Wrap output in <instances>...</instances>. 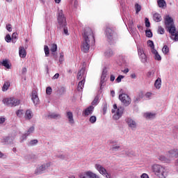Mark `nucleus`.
<instances>
[{
	"instance_id": "f257e3e1",
	"label": "nucleus",
	"mask_w": 178,
	"mask_h": 178,
	"mask_svg": "<svg viewBox=\"0 0 178 178\" xmlns=\"http://www.w3.org/2000/svg\"><path fill=\"white\" fill-rule=\"evenodd\" d=\"M82 35L83 41L81 44V49L83 52L87 54V52L90 51V46L95 44V38L94 37L92 30L89 27H86L84 29Z\"/></svg>"
},
{
	"instance_id": "f03ea898",
	"label": "nucleus",
	"mask_w": 178,
	"mask_h": 178,
	"mask_svg": "<svg viewBox=\"0 0 178 178\" xmlns=\"http://www.w3.org/2000/svg\"><path fill=\"white\" fill-rule=\"evenodd\" d=\"M165 26L170 34L171 40H173V41H178V31L176 30V26L173 23V19H172V17L169 16L165 17Z\"/></svg>"
},
{
	"instance_id": "7ed1b4c3",
	"label": "nucleus",
	"mask_w": 178,
	"mask_h": 178,
	"mask_svg": "<svg viewBox=\"0 0 178 178\" xmlns=\"http://www.w3.org/2000/svg\"><path fill=\"white\" fill-rule=\"evenodd\" d=\"M151 169L156 176L161 178L166 177V168L165 167L159 164H154L152 165Z\"/></svg>"
},
{
	"instance_id": "20e7f679",
	"label": "nucleus",
	"mask_w": 178,
	"mask_h": 178,
	"mask_svg": "<svg viewBox=\"0 0 178 178\" xmlns=\"http://www.w3.org/2000/svg\"><path fill=\"white\" fill-rule=\"evenodd\" d=\"M105 35L111 44H113L116 40H118V33L115 32L112 29L107 27L105 30Z\"/></svg>"
},
{
	"instance_id": "39448f33",
	"label": "nucleus",
	"mask_w": 178,
	"mask_h": 178,
	"mask_svg": "<svg viewBox=\"0 0 178 178\" xmlns=\"http://www.w3.org/2000/svg\"><path fill=\"white\" fill-rule=\"evenodd\" d=\"M112 113H115L113 116L115 120H118L122 118V115H123V112H124V106H118L116 104L113 105V109L111 111Z\"/></svg>"
},
{
	"instance_id": "423d86ee",
	"label": "nucleus",
	"mask_w": 178,
	"mask_h": 178,
	"mask_svg": "<svg viewBox=\"0 0 178 178\" xmlns=\"http://www.w3.org/2000/svg\"><path fill=\"white\" fill-rule=\"evenodd\" d=\"M57 22H58V27H65V26H67V22L66 21V16L63 13V10H58L57 14Z\"/></svg>"
},
{
	"instance_id": "0eeeda50",
	"label": "nucleus",
	"mask_w": 178,
	"mask_h": 178,
	"mask_svg": "<svg viewBox=\"0 0 178 178\" xmlns=\"http://www.w3.org/2000/svg\"><path fill=\"white\" fill-rule=\"evenodd\" d=\"M3 103L4 105H6V106L13 107L20 105V100L15 97H10L3 99Z\"/></svg>"
},
{
	"instance_id": "6e6552de",
	"label": "nucleus",
	"mask_w": 178,
	"mask_h": 178,
	"mask_svg": "<svg viewBox=\"0 0 178 178\" xmlns=\"http://www.w3.org/2000/svg\"><path fill=\"white\" fill-rule=\"evenodd\" d=\"M51 167V163H44L38 165L35 170V175H42L45 173L47 170Z\"/></svg>"
},
{
	"instance_id": "1a4fd4ad",
	"label": "nucleus",
	"mask_w": 178,
	"mask_h": 178,
	"mask_svg": "<svg viewBox=\"0 0 178 178\" xmlns=\"http://www.w3.org/2000/svg\"><path fill=\"white\" fill-rule=\"evenodd\" d=\"M108 74V69L104 67L103 68L102 70V76L100 78V83H99V86H100V89H99V92H102V89L104 88V87H105V86L106 85V76Z\"/></svg>"
},
{
	"instance_id": "9d476101",
	"label": "nucleus",
	"mask_w": 178,
	"mask_h": 178,
	"mask_svg": "<svg viewBox=\"0 0 178 178\" xmlns=\"http://www.w3.org/2000/svg\"><path fill=\"white\" fill-rule=\"evenodd\" d=\"M119 99L124 106H129L131 104V99L127 94L122 93L119 95Z\"/></svg>"
},
{
	"instance_id": "9b49d317",
	"label": "nucleus",
	"mask_w": 178,
	"mask_h": 178,
	"mask_svg": "<svg viewBox=\"0 0 178 178\" xmlns=\"http://www.w3.org/2000/svg\"><path fill=\"white\" fill-rule=\"evenodd\" d=\"M95 168L99 172L100 175H103V176H105L106 178H111V174L106 172V169H105L104 166L100 164H95Z\"/></svg>"
},
{
	"instance_id": "f8f14e48",
	"label": "nucleus",
	"mask_w": 178,
	"mask_h": 178,
	"mask_svg": "<svg viewBox=\"0 0 178 178\" xmlns=\"http://www.w3.org/2000/svg\"><path fill=\"white\" fill-rule=\"evenodd\" d=\"M125 122L132 130H136V129H137V122L131 118H127Z\"/></svg>"
},
{
	"instance_id": "ddd939ff",
	"label": "nucleus",
	"mask_w": 178,
	"mask_h": 178,
	"mask_svg": "<svg viewBox=\"0 0 178 178\" xmlns=\"http://www.w3.org/2000/svg\"><path fill=\"white\" fill-rule=\"evenodd\" d=\"M138 54L142 63H145L147 62V55L145 54L142 48L138 47Z\"/></svg>"
},
{
	"instance_id": "4468645a",
	"label": "nucleus",
	"mask_w": 178,
	"mask_h": 178,
	"mask_svg": "<svg viewBox=\"0 0 178 178\" xmlns=\"http://www.w3.org/2000/svg\"><path fill=\"white\" fill-rule=\"evenodd\" d=\"M86 68L82 67L77 74L76 79L77 80H86Z\"/></svg>"
},
{
	"instance_id": "2eb2a0df",
	"label": "nucleus",
	"mask_w": 178,
	"mask_h": 178,
	"mask_svg": "<svg viewBox=\"0 0 178 178\" xmlns=\"http://www.w3.org/2000/svg\"><path fill=\"white\" fill-rule=\"evenodd\" d=\"M92 112H94V106H90L83 111L82 115L87 118L89 115H92Z\"/></svg>"
},
{
	"instance_id": "dca6fc26",
	"label": "nucleus",
	"mask_w": 178,
	"mask_h": 178,
	"mask_svg": "<svg viewBox=\"0 0 178 178\" xmlns=\"http://www.w3.org/2000/svg\"><path fill=\"white\" fill-rule=\"evenodd\" d=\"M170 158H178V149H171L168 152Z\"/></svg>"
},
{
	"instance_id": "f3484780",
	"label": "nucleus",
	"mask_w": 178,
	"mask_h": 178,
	"mask_svg": "<svg viewBox=\"0 0 178 178\" xmlns=\"http://www.w3.org/2000/svg\"><path fill=\"white\" fill-rule=\"evenodd\" d=\"M31 100L33 101L34 105H38V102H40V99L38 98V95H37V91L33 90L32 92Z\"/></svg>"
},
{
	"instance_id": "a211bd4d",
	"label": "nucleus",
	"mask_w": 178,
	"mask_h": 178,
	"mask_svg": "<svg viewBox=\"0 0 178 178\" xmlns=\"http://www.w3.org/2000/svg\"><path fill=\"white\" fill-rule=\"evenodd\" d=\"M67 118L68 119V123H70V124H74V118H73V113H72V111L67 112Z\"/></svg>"
},
{
	"instance_id": "6ab92c4d",
	"label": "nucleus",
	"mask_w": 178,
	"mask_h": 178,
	"mask_svg": "<svg viewBox=\"0 0 178 178\" xmlns=\"http://www.w3.org/2000/svg\"><path fill=\"white\" fill-rule=\"evenodd\" d=\"M151 52L154 55L155 60H162V57H161V55H159V53H158L156 49L151 50Z\"/></svg>"
},
{
	"instance_id": "aec40b11",
	"label": "nucleus",
	"mask_w": 178,
	"mask_h": 178,
	"mask_svg": "<svg viewBox=\"0 0 178 178\" xmlns=\"http://www.w3.org/2000/svg\"><path fill=\"white\" fill-rule=\"evenodd\" d=\"M144 118L146 119H155L156 118V113L147 112L144 113Z\"/></svg>"
},
{
	"instance_id": "412c9836",
	"label": "nucleus",
	"mask_w": 178,
	"mask_h": 178,
	"mask_svg": "<svg viewBox=\"0 0 178 178\" xmlns=\"http://www.w3.org/2000/svg\"><path fill=\"white\" fill-rule=\"evenodd\" d=\"M19 55L20 58H26L27 53L26 52V49H24V47H19Z\"/></svg>"
},
{
	"instance_id": "4be33fe9",
	"label": "nucleus",
	"mask_w": 178,
	"mask_h": 178,
	"mask_svg": "<svg viewBox=\"0 0 178 178\" xmlns=\"http://www.w3.org/2000/svg\"><path fill=\"white\" fill-rule=\"evenodd\" d=\"M154 87L156 90H160L161 87H162V79L161 78H158L154 82Z\"/></svg>"
},
{
	"instance_id": "5701e85b",
	"label": "nucleus",
	"mask_w": 178,
	"mask_h": 178,
	"mask_svg": "<svg viewBox=\"0 0 178 178\" xmlns=\"http://www.w3.org/2000/svg\"><path fill=\"white\" fill-rule=\"evenodd\" d=\"M33 111H31V110H26L25 113V119H26V120H30L33 118Z\"/></svg>"
},
{
	"instance_id": "b1692460",
	"label": "nucleus",
	"mask_w": 178,
	"mask_h": 178,
	"mask_svg": "<svg viewBox=\"0 0 178 178\" xmlns=\"http://www.w3.org/2000/svg\"><path fill=\"white\" fill-rule=\"evenodd\" d=\"M158 159L164 163H169L170 162V159H168L166 156L163 155H160L158 156Z\"/></svg>"
},
{
	"instance_id": "393cba45",
	"label": "nucleus",
	"mask_w": 178,
	"mask_h": 178,
	"mask_svg": "<svg viewBox=\"0 0 178 178\" xmlns=\"http://www.w3.org/2000/svg\"><path fill=\"white\" fill-rule=\"evenodd\" d=\"M86 83V80H81L78 83V91H83V88H84V84Z\"/></svg>"
},
{
	"instance_id": "a878e982",
	"label": "nucleus",
	"mask_w": 178,
	"mask_h": 178,
	"mask_svg": "<svg viewBox=\"0 0 178 178\" xmlns=\"http://www.w3.org/2000/svg\"><path fill=\"white\" fill-rule=\"evenodd\" d=\"M153 20L156 22H161L162 20V17L159 15V13H156L153 15Z\"/></svg>"
},
{
	"instance_id": "bb28decb",
	"label": "nucleus",
	"mask_w": 178,
	"mask_h": 178,
	"mask_svg": "<svg viewBox=\"0 0 178 178\" xmlns=\"http://www.w3.org/2000/svg\"><path fill=\"white\" fill-rule=\"evenodd\" d=\"M0 63L6 69H10V65L9 64V61H8V60H3Z\"/></svg>"
},
{
	"instance_id": "cd10ccee",
	"label": "nucleus",
	"mask_w": 178,
	"mask_h": 178,
	"mask_svg": "<svg viewBox=\"0 0 178 178\" xmlns=\"http://www.w3.org/2000/svg\"><path fill=\"white\" fill-rule=\"evenodd\" d=\"M38 144V140L33 139L29 142L28 145H29V147H34V146L37 145Z\"/></svg>"
},
{
	"instance_id": "c85d7f7f",
	"label": "nucleus",
	"mask_w": 178,
	"mask_h": 178,
	"mask_svg": "<svg viewBox=\"0 0 178 178\" xmlns=\"http://www.w3.org/2000/svg\"><path fill=\"white\" fill-rule=\"evenodd\" d=\"M88 175V178H99V176L97 175V174L91 172V171H88L86 172Z\"/></svg>"
},
{
	"instance_id": "c756f323",
	"label": "nucleus",
	"mask_w": 178,
	"mask_h": 178,
	"mask_svg": "<svg viewBox=\"0 0 178 178\" xmlns=\"http://www.w3.org/2000/svg\"><path fill=\"white\" fill-rule=\"evenodd\" d=\"M49 118H51V119H60L61 116L60 114L53 113L49 115Z\"/></svg>"
},
{
	"instance_id": "7c9ffc66",
	"label": "nucleus",
	"mask_w": 178,
	"mask_h": 178,
	"mask_svg": "<svg viewBox=\"0 0 178 178\" xmlns=\"http://www.w3.org/2000/svg\"><path fill=\"white\" fill-rule=\"evenodd\" d=\"M157 3L159 8H165L166 6V1L165 0H158Z\"/></svg>"
},
{
	"instance_id": "2f4dec72",
	"label": "nucleus",
	"mask_w": 178,
	"mask_h": 178,
	"mask_svg": "<svg viewBox=\"0 0 178 178\" xmlns=\"http://www.w3.org/2000/svg\"><path fill=\"white\" fill-rule=\"evenodd\" d=\"M9 87H10V83L5 82L3 83V88H2V90L3 91H8V90H9Z\"/></svg>"
},
{
	"instance_id": "473e14b6",
	"label": "nucleus",
	"mask_w": 178,
	"mask_h": 178,
	"mask_svg": "<svg viewBox=\"0 0 178 178\" xmlns=\"http://www.w3.org/2000/svg\"><path fill=\"white\" fill-rule=\"evenodd\" d=\"M104 55L107 58H109L110 56H112V55H113V51H112V49H108L105 51Z\"/></svg>"
},
{
	"instance_id": "72a5a7b5",
	"label": "nucleus",
	"mask_w": 178,
	"mask_h": 178,
	"mask_svg": "<svg viewBox=\"0 0 178 178\" xmlns=\"http://www.w3.org/2000/svg\"><path fill=\"white\" fill-rule=\"evenodd\" d=\"M135 10L137 15L138 13H140L141 11V5L138 4V3H135Z\"/></svg>"
},
{
	"instance_id": "f704fd0d",
	"label": "nucleus",
	"mask_w": 178,
	"mask_h": 178,
	"mask_svg": "<svg viewBox=\"0 0 178 178\" xmlns=\"http://www.w3.org/2000/svg\"><path fill=\"white\" fill-rule=\"evenodd\" d=\"M58 50V45H56V44H51V48H50V51L51 52H56V51Z\"/></svg>"
},
{
	"instance_id": "c9c22d12",
	"label": "nucleus",
	"mask_w": 178,
	"mask_h": 178,
	"mask_svg": "<svg viewBox=\"0 0 178 178\" xmlns=\"http://www.w3.org/2000/svg\"><path fill=\"white\" fill-rule=\"evenodd\" d=\"M34 130H35V129L34 128V127H31L26 133V136H30V134H33V133H34Z\"/></svg>"
},
{
	"instance_id": "e433bc0d",
	"label": "nucleus",
	"mask_w": 178,
	"mask_h": 178,
	"mask_svg": "<svg viewBox=\"0 0 178 178\" xmlns=\"http://www.w3.org/2000/svg\"><path fill=\"white\" fill-rule=\"evenodd\" d=\"M89 122L92 124H94V123H95L97 122V117L95 115L90 116L89 118Z\"/></svg>"
},
{
	"instance_id": "4c0bfd02",
	"label": "nucleus",
	"mask_w": 178,
	"mask_h": 178,
	"mask_svg": "<svg viewBox=\"0 0 178 178\" xmlns=\"http://www.w3.org/2000/svg\"><path fill=\"white\" fill-rule=\"evenodd\" d=\"M11 40H12V42H13V44H15V43H16V41H17V33H13Z\"/></svg>"
},
{
	"instance_id": "58836bf2",
	"label": "nucleus",
	"mask_w": 178,
	"mask_h": 178,
	"mask_svg": "<svg viewBox=\"0 0 178 178\" xmlns=\"http://www.w3.org/2000/svg\"><path fill=\"white\" fill-rule=\"evenodd\" d=\"M33 156L34 155L31 154H26L24 156V159H25V161H30V159H31Z\"/></svg>"
},
{
	"instance_id": "ea45409f",
	"label": "nucleus",
	"mask_w": 178,
	"mask_h": 178,
	"mask_svg": "<svg viewBox=\"0 0 178 178\" xmlns=\"http://www.w3.org/2000/svg\"><path fill=\"white\" fill-rule=\"evenodd\" d=\"M162 51L165 55H168V54H169V47L165 45L162 49Z\"/></svg>"
},
{
	"instance_id": "a19ab883",
	"label": "nucleus",
	"mask_w": 178,
	"mask_h": 178,
	"mask_svg": "<svg viewBox=\"0 0 178 178\" xmlns=\"http://www.w3.org/2000/svg\"><path fill=\"white\" fill-rule=\"evenodd\" d=\"M147 44L149 47H151L152 51H153V49H155V45H154V42L152 40H148Z\"/></svg>"
},
{
	"instance_id": "79ce46f5",
	"label": "nucleus",
	"mask_w": 178,
	"mask_h": 178,
	"mask_svg": "<svg viewBox=\"0 0 178 178\" xmlns=\"http://www.w3.org/2000/svg\"><path fill=\"white\" fill-rule=\"evenodd\" d=\"M58 29H63V33L65 35H69V32L67 31V25L65 26H60Z\"/></svg>"
},
{
	"instance_id": "37998d69",
	"label": "nucleus",
	"mask_w": 178,
	"mask_h": 178,
	"mask_svg": "<svg viewBox=\"0 0 178 178\" xmlns=\"http://www.w3.org/2000/svg\"><path fill=\"white\" fill-rule=\"evenodd\" d=\"M65 92H66V88L65 87H61L58 90V94H60V95H63V94H65Z\"/></svg>"
},
{
	"instance_id": "c03bdc74",
	"label": "nucleus",
	"mask_w": 178,
	"mask_h": 178,
	"mask_svg": "<svg viewBox=\"0 0 178 178\" xmlns=\"http://www.w3.org/2000/svg\"><path fill=\"white\" fill-rule=\"evenodd\" d=\"M44 51L46 56H49V48L48 47V46L47 45L44 46Z\"/></svg>"
},
{
	"instance_id": "a18cd8bd",
	"label": "nucleus",
	"mask_w": 178,
	"mask_h": 178,
	"mask_svg": "<svg viewBox=\"0 0 178 178\" xmlns=\"http://www.w3.org/2000/svg\"><path fill=\"white\" fill-rule=\"evenodd\" d=\"M158 34H165V29L162 28L161 26H159Z\"/></svg>"
},
{
	"instance_id": "49530a36",
	"label": "nucleus",
	"mask_w": 178,
	"mask_h": 178,
	"mask_svg": "<svg viewBox=\"0 0 178 178\" xmlns=\"http://www.w3.org/2000/svg\"><path fill=\"white\" fill-rule=\"evenodd\" d=\"M27 137H29V136L26 134H24L21 137H20V140L21 143H23V141H24L25 140H27Z\"/></svg>"
},
{
	"instance_id": "de8ad7c7",
	"label": "nucleus",
	"mask_w": 178,
	"mask_h": 178,
	"mask_svg": "<svg viewBox=\"0 0 178 178\" xmlns=\"http://www.w3.org/2000/svg\"><path fill=\"white\" fill-rule=\"evenodd\" d=\"M46 94H47V95H51V94H52V88L50 86L47 87L46 88Z\"/></svg>"
},
{
	"instance_id": "09e8293b",
	"label": "nucleus",
	"mask_w": 178,
	"mask_h": 178,
	"mask_svg": "<svg viewBox=\"0 0 178 178\" xmlns=\"http://www.w3.org/2000/svg\"><path fill=\"white\" fill-rule=\"evenodd\" d=\"M124 77V76L123 75H119L115 79V83H120L122 81V79H123Z\"/></svg>"
},
{
	"instance_id": "8fccbe9b",
	"label": "nucleus",
	"mask_w": 178,
	"mask_h": 178,
	"mask_svg": "<svg viewBox=\"0 0 178 178\" xmlns=\"http://www.w3.org/2000/svg\"><path fill=\"white\" fill-rule=\"evenodd\" d=\"M146 37H148V38H152V32L151 30H148L145 31Z\"/></svg>"
},
{
	"instance_id": "3c124183",
	"label": "nucleus",
	"mask_w": 178,
	"mask_h": 178,
	"mask_svg": "<svg viewBox=\"0 0 178 178\" xmlns=\"http://www.w3.org/2000/svg\"><path fill=\"white\" fill-rule=\"evenodd\" d=\"M1 143H2L3 144H8V136L3 137Z\"/></svg>"
},
{
	"instance_id": "603ef678",
	"label": "nucleus",
	"mask_w": 178,
	"mask_h": 178,
	"mask_svg": "<svg viewBox=\"0 0 178 178\" xmlns=\"http://www.w3.org/2000/svg\"><path fill=\"white\" fill-rule=\"evenodd\" d=\"M145 27H151V23L149 22V19H148V18L145 19Z\"/></svg>"
},
{
	"instance_id": "864d4df0",
	"label": "nucleus",
	"mask_w": 178,
	"mask_h": 178,
	"mask_svg": "<svg viewBox=\"0 0 178 178\" xmlns=\"http://www.w3.org/2000/svg\"><path fill=\"white\" fill-rule=\"evenodd\" d=\"M154 74H155L154 70L149 71V72H147V77H154Z\"/></svg>"
},
{
	"instance_id": "5fc2aeb1",
	"label": "nucleus",
	"mask_w": 178,
	"mask_h": 178,
	"mask_svg": "<svg viewBox=\"0 0 178 178\" xmlns=\"http://www.w3.org/2000/svg\"><path fill=\"white\" fill-rule=\"evenodd\" d=\"M7 137H8V144H12V143H13V141L15 140V137L13 136H7Z\"/></svg>"
},
{
	"instance_id": "6e6d98bb",
	"label": "nucleus",
	"mask_w": 178,
	"mask_h": 178,
	"mask_svg": "<svg viewBox=\"0 0 178 178\" xmlns=\"http://www.w3.org/2000/svg\"><path fill=\"white\" fill-rule=\"evenodd\" d=\"M63 53H60L59 62L62 63L65 60Z\"/></svg>"
},
{
	"instance_id": "4d7b16f0",
	"label": "nucleus",
	"mask_w": 178,
	"mask_h": 178,
	"mask_svg": "<svg viewBox=\"0 0 178 178\" xmlns=\"http://www.w3.org/2000/svg\"><path fill=\"white\" fill-rule=\"evenodd\" d=\"M5 40L6 42H10V41H12V38L10 37V35H6V36L5 37Z\"/></svg>"
},
{
	"instance_id": "13d9d810",
	"label": "nucleus",
	"mask_w": 178,
	"mask_h": 178,
	"mask_svg": "<svg viewBox=\"0 0 178 178\" xmlns=\"http://www.w3.org/2000/svg\"><path fill=\"white\" fill-rule=\"evenodd\" d=\"M16 115L17 116H18L19 118H22V116L23 115V110H18L16 112Z\"/></svg>"
},
{
	"instance_id": "bf43d9fd",
	"label": "nucleus",
	"mask_w": 178,
	"mask_h": 178,
	"mask_svg": "<svg viewBox=\"0 0 178 178\" xmlns=\"http://www.w3.org/2000/svg\"><path fill=\"white\" fill-rule=\"evenodd\" d=\"M145 98H147V99H149L151 98V97H152V93L151 92H147L145 95Z\"/></svg>"
},
{
	"instance_id": "052dcab7",
	"label": "nucleus",
	"mask_w": 178,
	"mask_h": 178,
	"mask_svg": "<svg viewBox=\"0 0 178 178\" xmlns=\"http://www.w3.org/2000/svg\"><path fill=\"white\" fill-rule=\"evenodd\" d=\"M120 148V146L119 145H113L111 148L112 151H119V149Z\"/></svg>"
},
{
	"instance_id": "680f3d73",
	"label": "nucleus",
	"mask_w": 178,
	"mask_h": 178,
	"mask_svg": "<svg viewBox=\"0 0 178 178\" xmlns=\"http://www.w3.org/2000/svg\"><path fill=\"white\" fill-rule=\"evenodd\" d=\"M99 99L98 97H95V99L92 102V105H97L98 104Z\"/></svg>"
},
{
	"instance_id": "e2e57ef3",
	"label": "nucleus",
	"mask_w": 178,
	"mask_h": 178,
	"mask_svg": "<svg viewBox=\"0 0 178 178\" xmlns=\"http://www.w3.org/2000/svg\"><path fill=\"white\" fill-rule=\"evenodd\" d=\"M6 30L8 31H10V32L12 31V25L10 24H7L6 25Z\"/></svg>"
},
{
	"instance_id": "0e129e2a",
	"label": "nucleus",
	"mask_w": 178,
	"mask_h": 178,
	"mask_svg": "<svg viewBox=\"0 0 178 178\" xmlns=\"http://www.w3.org/2000/svg\"><path fill=\"white\" fill-rule=\"evenodd\" d=\"M6 120V118L3 117L0 118V124H3V123H5Z\"/></svg>"
},
{
	"instance_id": "69168bd1",
	"label": "nucleus",
	"mask_w": 178,
	"mask_h": 178,
	"mask_svg": "<svg viewBox=\"0 0 178 178\" xmlns=\"http://www.w3.org/2000/svg\"><path fill=\"white\" fill-rule=\"evenodd\" d=\"M175 170H177V172H178V159L175 161Z\"/></svg>"
},
{
	"instance_id": "338daca9",
	"label": "nucleus",
	"mask_w": 178,
	"mask_h": 178,
	"mask_svg": "<svg viewBox=\"0 0 178 178\" xmlns=\"http://www.w3.org/2000/svg\"><path fill=\"white\" fill-rule=\"evenodd\" d=\"M115 75L111 74V75L110 76V81H115Z\"/></svg>"
},
{
	"instance_id": "774afa93",
	"label": "nucleus",
	"mask_w": 178,
	"mask_h": 178,
	"mask_svg": "<svg viewBox=\"0 0 178 178\" xmlns=\"http://www.w3.org/2000/svg\"><path fill=\"white\" fill-rule=\"evenodd\" d=\"M131 79H137V75L136 74V73H132L131 74Z\"/></svg>"
}]
</instances>
